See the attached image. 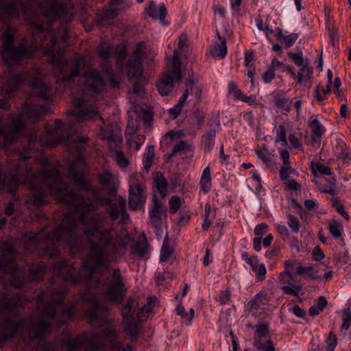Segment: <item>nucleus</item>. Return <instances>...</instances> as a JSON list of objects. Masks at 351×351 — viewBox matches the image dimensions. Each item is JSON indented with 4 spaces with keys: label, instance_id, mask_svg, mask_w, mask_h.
<instances>
[{
    "label": "nucleus",
    "instance_id": "obj_1",
    "mask_svg": "<svg viewBox=\"0 0 351 351\" xmlns=\"http://www.w3.org/2000/svg\"><path fill=\"white\" fill-rule=\"evenodd\" d=\"M86 81L82 93L77 96L73 93V109L68 128L60 120L57 119L54 127H46L47 134L41 136L36 133L29 137L28 149L20 153L19 158L5 167H0V193L14 194L21 184H27L32 193L25 200L26 206L32 209L44 205L47 194L59 202L73 207L72 212L67 213L60 225L51 234L38 232L32 239L38 242L40 255L50 258L60 254L59 246L66 247L69 252L75 254L81 249V239L78 234V223L84 226V234L87 237L88 252L82 261L81 268L74 267L73 263L61 260L53 265L56 277L51 278V285L37 297V310L41 318L45 321L35 322L31 329V340L38 339L40 342L37 348H56V341L45 339L51 334L52 324L62 326L72 319L76 312L73 304L64 303L66 284L73 285L89 282L100 288L104 298L116 304H121L125 297L127 289L123 277L119 268L108 271L104 282L99 278L94 279L97 271L108 269L110 263L119 260L125 253L127 244L122 237L113 236L114 230L108 217L96 213L99 205H106V213L112 221L121 219L122 223L130 221L126 210V202L122 197L113 201L102 195L99 188L93 185L83 176V171L71 164L68 169L71 180L77 187L90 193L92 199H85L74 190L68 191V184L64 182L58 169L51 166L49 159L40 153L38 162L41 170L34 173L27 160L32 157L30 151L40 152V148L53 147L58 144L67 147L68 152L82 160L84 154V146L87 137L73 136L71 132L78 128L75 122L82 123L88 120H100L102 117L97 111L96 96L105 87V81L101 73H85Z\"/></svg>",
    "mask_w": 351,
    "mask_h": 351
},
{
    "label": "nucleus",
    "instance_id": "obj_2",
    "mask_svg": "<svg viewBox=\"0 0 351 351\" xmlns=\"http://www.w3.org/2000/svg\"><path fill=\"white\" fill-rule=\"evenodd\" d=\"M33 4L34 0H0V14L14 19L21 14L25 22L37 31L35 40L43 38L36 47L26 45L23 42L14 47V31L11 26H8L2 35L0 50L2 60L9 66H19L37 51H41L51 58L56 82L64 85L70 83L80 75L82 58L75 56V64L72 66L58 47L55 31L52 29L44 31V25L33 8ZM40 7L43 15L51 22L58 19L62 23H69L73 19L74 5L71 0H43Z\"/></svg>",
    "mask_w": 351,
    "mask_h": 351
},
{
    "label": "nucleus",
    "instance_id": "obj_3",
    "mask_svg": "<svg viewBox=\"0 0 351 351\" xmlns=\"http://www.w3.org/2000/svg\"><path fill=\"white\" fill-rule=\"evenodd\" d=\"M48 108L46 104L26 101L19 116L0 117V148L8 147L21 137L24 128L23 119L34 123L39 121Z\"/></svg>",
    "mask_w": 351,
    "mask_h": 351
},
{
    "label": "nucleus",
    "instance_id": "obj_4",
    "mask_svg": "<svg viewBox=\"0 0 351 351\" xmlns=\"http://www.w3.org/2000/svg\"><path fill=\"white\" fill-rule=\"evenodd\" d=\"M21 306V295H10L6 291L0 292V315L2 311H4L9 316L3 319L0 322V348L16 334L19 324L12 320L11 317L19 315V310Z\"/></svg>",
    "mask_w": 351,
    "mask_h": 351
},
{
    "label": "nucleus",
    "instance_id": "obj_5",
    "mask_svg": "<svg viewBox=\"0 0 351 351\" xmlns=\"http://www.w3.org/2000/svg\"><path fill=\"white\" fill-rule=\"evenodd\" d=\"M45 266L42 263H34L28 267L27 275L19 274L17 266L5 255L0 256V282H5L3 276L11 273L10 285L16 289L23 287L27 282H39L43 278Z\"/></svg>",
    "mask_w": 351,
    "mask_h": 351
},
{
    "label": "nucleus",
    "instance_id": "obj_6",
    "mask_svg": "<svg viewBox=\"0 0 351 351\" xmlns=\"http://www.w3.org/2000/svg\"><path fill=\"white\" fill-rule=\"evenodd\" d=\"M97 54L104 60L100 65L102 73L108 80L113 88H119L121 77L114 75L111 62L108 59L114 57L117 65L122 67L127 55L125 47L123 45L112 46L107 43H101L97 47Z\"/></svg>",
    "mask_w": 351,
    "mask_h": 351
},
{
    "label": "nucleus",
    "instance_id": "obj_7",
    "mask_svg": "<svg viewBox=\"0 0 351 351\" xmlns=\"http://www.w3.org/2000/svg\"><path fill=\"white\" fill-rule=\"evenodd\" d=\"M128 185V205L130 209L138 210L144 208L147 194L143 176L141 173L130 175Z\"/></svg>",
    "mask_w": 351,
    "mask_h": 351
},
{
    "label": "nucleus",
    "instance_id": "obj_8",
    "mask_svg": "<svg viewBox=\"0 0 351 351\" xmlns=\"http://www.w3.org/2000/svg\"><path fill=\"white\" fill-rule=\"evenodd\" d=\"M182 79V71L180 68V62L178 55V51H175L173 60V66L171 70L166 73L163 78L157 84L158 93L162 95H167L175 83Z\"/></svg>",
    "mask_w": 351,
    "mask_h": 351
},
{
    "label": "nucleus",
    "instance_id": "obj_9",
    "mask_svg": "<svg viewBox=\"0 0 351 351\" xmlns=\"http://www.w3.org/2000/svg\"><path fill=\"white\" fill-rule=\"evenodd\" d=\"M144 54L142 43H138L126 65L127 73L130 79H137L142 76Z\"/></svg>",
    "mask_w": 351,
    "mask_h": 351
},
{
    "label": "nucleus",
    "instance_id": "obj_10",
    "mask_svg": "<svg viewBox=\"0 0 351 351\" xmlns=\"http://www.w3.org/2000/svg\"><path fill=\"white\" fill-rule=\"evenodd\" d=\"M27 82L28 77L26 72L19 71L12 73L7 82L1 87V94L9 98L13 97L21 85Z\"/></svg>",
    "mask_w": 351,
    "mask_h": 351
},
{
    "label": "nucleus",
    "instance_id": "obj_11",
    "mask_svg": "<svg viewBox=\"0 0 351 351\" xmlns=\"http://www.w3.org/2000/svg\"><path fill=\"white\" fill-rule=\"evenodd\" d=\"M288 56L297 66L301 67L295 77L298 84H301L304 81L309 80L313 76V69L310 65L308 59L306 60L304 59L302 53L289 52Z\"/></svg>",
    "mask_w": 351,
    "mask_h": 351
},
{
    "label": "nucleus",
    "instance_id": "obj_12",
    "mask_svg": "<svg viewBox=\"0 0 351 351\" xmlns=\"http://www.w3.org/2000/svg\"><path fill=\"white\" fill-rule=\"evenodd\" d=\"M167 217V208L164 204L154 196L149 206V219L152 226L159 229L162 223L163 218Z\"/></svg>",
    "mask_w": 351,
    "mask_h": 351
},
{
    "label": "nucleus",
    "instance_id": "obj_13",
    "mask_svg": "<svg viewBox=\"0 0 351 351\" xmlns=\"http://www.w3.org/2000/svg\"><path fill=\"white\" fill-rule=\"evenodd\" d=\"M278 279L282 285V290L286 295L298 296V293L302 290V287L297 283L292 274L282 271L279 274Z\"/></svg>",
    "mask_w": 351,
    "mask_h": 351
},
{
    "label": "nucleus",
    "instance_id": "obj_14",
    "mask_svg": "<svg viewBox=\"0 0 351 351\" xmlns=\"http://www.w3.org/2000/svg\"><path fill=\"white\" fill-rule=\"evenodd\" d=\"M80 299L84 304L88 306L86 314L90 322H96L98 319L99 312L103 308L101 302L95 296H88L86 293L81 295Z\"/></svg>",
    "mask_w": 351,
    "mask_h": 351
},
{
    "label": "nucleus",
    "instance_id": "obj_15",
    "mask_svg": "<svg viewBox=\"0 0 351 351\" xmlns=\"http://www.w3.org/2000/svg\"><path fill=\"white\" fill-rule=\"evenodd\" d=\"M308 126L311 130V137L313 145L315 146V148H318L320 146L322 136L326 132V128L317 119L313 117L310 118Z\"/></svg>",
    "mask_w": 351,
    "mask_h": 351
},
{
    "label": "nucleus",
    "instance_id": "obj_16",
    "mask_svg": "<svg viewBox=\"0 0 351 351\" xmlns=\"http://www.w3.org/2000/svg\"><path fill=\"white\" fill-rule=\"evenodd\" d=\"M145 14L153 20L159 19L162 24H165V19L167 11L164 3L160 4L157 8L156 3L151 1L145 7Z\"/></svg>",
    "mask_w": 351,
    "mask_h": 351
},
{
    "label": "nucleus",
    "instance_id": "obj_17",
    "mask_svg": "<svg viewBox=\"0 0 351 351\" xmlns=\"http://www.w3.org/2000/svg\"><path fill=\"white\" fill-rule=\"evenodd\" d=\"M32 87L34 93L39 99L47 101L51 100V89L47 84L36 80L32 83Z\"/></svg>",
    "mask_w": 351,
    "mask_h": 351
},
{
    "label": "nucleus",
    "instance_id": "obj_18",
    "mask_svg": "<svg viewBox=\"0 0 351 351\" xmlns=\"http://www.w3.org/2000/svg\"><path fill=\"white\" fill-rule=\"evenodd\" d=\"M268 231L269 226L265 223H261L254 228V232L256 237L253 239V248L255 251H261L262 237L267 234Z\"/></svg>",
    "mask_w": 351,
    "mask_h": 351
},
{
    "label": "nucleus",
    "instance_id": "obj_19",
    "mask_svg": "<svg viewBox=\"0 0 351 351\" xmlns=\"http://www.w3.org/2000/svg\"><path fill=\"white\" fill-rule=\"evenodd\" d=\"M121 3V0H112L111 6L108 9L100 11L98 14V19L100 21H108L115 18L119 14V9L117 8Z\"/></svg>",
    "mask_w": 351,
    "mask_h": 351
},
{
    "label": "nucleus",
    "instance_id": "obj_20",
    "mask_svg": "<svg viewBox=\"0 0 351 351\" xmlns=\"http://www.w3.org/2000/svg\"><path fill=\"white\" fill-rule=\"evenodd\" d=\"M99 135L108 142L120 143L122 141L120 132H114L112 130V126L109 125L101 128Z\"/></svg>",
    "mask_w": 351,
    "mask_h": 351
},
{
    "label": "nucleus",
    "instance_id": "obj_21",
    "mask_svg": "<svg viewBox=\"0 0 351 351\" xmlns=\"http://www.w3.org/2000/svg\"><path fill=\"white\" fill-rule=\"evenodd\" d=\"M199 191L204 194H207L211 189L212 182L210 169L209 167H206L202 173L199 182Z\"/></svg>",
    "mask_w": 351,
    "mask_h": 351
},
{
    "label": "nucleus",
    "instance_id": "obj_22",
    "mask_svg": "<svg viewBox=\"0 0 351 351\" xmlns=\"http://www.w3.org/2000/svg\"><path fill=\"white\" fill-rule=\"evenodd\" d=\"M125 332L132 338L138 336V320L134 317H128L127 320L123 319Z\"/></svg>",
    "mask_w": 351,
    "mask_h": 351
},
{
    "label": "nucleus",
    "instance_id": "obj_23",
    "mask_svg": "<svg viewBox=\"0 0 351 351\" xmlns=\"http://www.w3.org/2000/svg\"><path fill=\"white\" fill-rule=\"evenodd\" d=\"M295 274L298 276L305 275L307 277L314 280H318L321 277V274H319V270H315V267L313 265L304 267L300 264L296 267Z\"/></svg>",
    "mask_w": 351,
    "mask_h": 351
},
{
    "label": "nucleus",
    "instance_id": "obj_24",
    "mask_svg": "<svg viewBox=\"0 0 351 351\" xmlns=\"http://www.w3.org/2000/svg\"><path fill=\"white\" fill-rule=\"evenodd\" d=\"M266 302L267 295L259 292L248 302V308L250 311L259 310L263 308Z\"/></svg>",
    "mask_w": 351,
    "mask_h": 351
},
{
    "label": "nucleus",
    "instance_id": "obj_25",
    "mask_svg": "<svg viewBox=\"0 0 351 351\" xmlns=\"http://www.w3.org/2000/svg\"><path fill=\"white\" fill-rule=\"evenodd\" d=\"M216 130L210 129L209 132L202 137V144L204 150L210 152L215 145Z\"/></svg>",
    "mask_w": 351,
    "mask_h": 351
},
{
    "label": "nucleus",
    "instance_id": "obj_26",
    "mask_svg": "<svg viewBox=\"0 0 351 351\" xmlns=\"http://www.w3.org/2000/svg\"><path fill=\"white\" fill-rule=\"evenodd\" d=\"M253 341L267 338L269 334V324L268 322H259L254 326Z\"/></svg>",
    "mask_w": 351,
    "mask_h": 351
},
{
    "label": "nucleus",
    "instance_id": "obj_27",
    "mask_svg": "<svg viewBox=\"0 0 351 351\" xmlns=\"http://www.w3.org/2000/svg\"><path fill=\"white\" fill-rule=\"evenodd\" d=\"M217 36L219 39L221 40V43L220 44L217 45L213 47L211 51V55L213 58L223 59L226 56L228 53L226 41L225 39L222 40L219 33H217Z\"/></svg>",
    "mask_w": 351,
    "mask_h": 351
},
{
    "label": "nucleus",
    "instance_id": "obj_28",
    "mask_svg": "<svg viewBox=\"0 0 351 351\" xmlns=\"http://www.w3.org/2000/svg\"><path fill=\"white\" fill-rule=\"evenodd\" d=\"M252 346L258 351H275L273 341L266 338L255 339L252 342Z\"/></svg>",
    "mask_w": 351,
    "mask_h": 351
},
{
    "label": "nucleus",
    "instance_id": "obj_29",
    "mask_svg": "<svg viewBox=\"0 0 351 351\" xmlns=\"http://www.w3.org/2000/svg\"><path fill=\"white\" fill-rule=\"evenodd\" d=\"M324 183L319 188V190L324 193H328L333 197L337 195L336 180L335 178H324Z\"/></svg>",
    "mask_w": 351,
    "mask_h": 351
},
{
    "label": "nucleus",
    "instance_id": "obj_30",
    "mask_svg": "<svg viewBox=\"0 0 351 351\" xmlns=\"http://www.w3.org/2000/svg\"><path fill=\"white\" fill-rule=\"evenodd\" d=\"M135 300L133 298H130L127 303L124 305L122 309V316L123 320H127L128 317H133L134 312L136 311Z\"/></svg>",
    "mask_w": 351,
    "mask_h": 351
},
{
    "label": "nucleus",
    "instance_id": "obj_31",
    "mask_svg": "<svg viewBox=\"0 0 351 351\" xmlns=\"http://www.w3.org/2000/svg\"><path fill=\"white\" fill-rule=\"evenodd\" d=\"M132 253L140 256L145 257L147 253L148 246L146 241H138L131 247Z\"/></svg>",
    "mask_w": 351,
    "mask_h": 351
},
{
    "label": "nucleus",
    "instance_id": "obj_32",
    "mask_svg": "<svg viewBox=\"0 0 351 351\" xmlns=\"http://www.w3.org/2000/svg\"><path fill=\"white\" fill-rule=\"evenodd\" d=\"M154 156V146L152 145H150L147 147L146 151L143 155V166L144 168L147 170H148L153 162V158Z\"/></svg>",
    "mask_w": 351,
    "mask_h": 351
},
{
    "label": "nucleus",
    "instance_id": "obj_33",
    "mask_svg": "<svg viewBox=\"0 0 351 351\" xmlns=\"http://www.w3.org/2000/svg\"><path fill=\"white\" fill-rule=\"evenodd\" d=\"M173 252V249L169 244V239L165 237L160 251V262H166L170 258Z\"/></svg>",
    "mask_w": 351,
    "mask_h": 351
},
{
    "label": "nucleus",
    "instance_id": "obj_34",
    "mask_svg": "<svg viewBox=\"0 0 351 351\" xmlns=\"http://www.w3.org/2000/svg\"><path fill=\"white\" fill-rule=\"evenodd\" d=\"M327 29L330 37V42L333 47H335L339 43L338 28L333 23H328Z\"/></svg>",
    "mask_w": 351,
    "mask_h": 351
},
{
    "label": "nucleus",
    "instance_id": "obj_35",
    "mask_svg": "<svg viewBox=\"0 0 351 351\" xmlns=\"http://www.w3.org/2000/svg\"><path fill=\"white\" fill-rule=\"evenodd\" d=\"M154 183L159 193L161 195L166 193L167 191V182L161 173H158L156 174Z\"/></svg>",
    "mask_w": 351,
    "mask_h": 351
},
{
    "label": "nucleus",
    "instance_id": "obj_36",
    "mask_svg": "<svg viewBox=\"0 0 351 351\" xmlns=\"http://www.w3.org/2000/svg\"><path fill=\"white\" fill-rule=\"evenodd\" d=\"M114 160L117 165L122 169L125 170L130 165L128 158L125 156L123 152L120 150L115 152Z\"/></svg>",
    "mask_w": 351,
    "mask_h": 351
},
{
    "label": "nucleus",
    "instance_id": "obj_37",
    "mask_svg": "<svg viewBox=\"0 0 351 351\" xmlns=\"http://www.w3.org/2000/svg\"><path fill=\"white\" fill-rule=\"evenodd\" d=\"M176 313L178 315H179L182 319L186 322H191L194 317L195 311L193 308L190 309L189 313H188L184 306L181 304H179L176 308Z\"/></svg>",
    "mask_w": 351,
    "mask_h": 351
},
{
    "label": "nucleus",
    "instance_id": "obj_38",
    "mask_svg": "<svg viewBox=\"0 0 351 351\" xmlns=\"http://www.w3.org/2000/svg\"><path fill=\"white\" fill-rule=\"evenodd\" d=\"M257 157L261 159L265 165H269L271 162L274 155L266 148L263 147L256 150Z\"/></svg>",
    "mask_w": 351,
    "mask_h": 351
},
{
    "label": "nucleus",
    "instance_id": "obj_39",
    "mask_svg": "<svg viewBox=\"0 0 351 351\" xmlns=\"http://www.w3.org/2000/svg\"><path fill=\"white\" fill-rule=\"evenodd\" d=\"M328 230L330 234L335 239L341 236L343 231L342 225L340 222L334 221L328 224Z\"/></svg>",
    "mask_w": 351,
    "mask_h": 351
},
{
    "label": "nucleus",
    "instance_id": "obj_40",
    "mask_svg": "<svg viewBox=\"0 0 351 351\" xmlns=\"http://www.w3.org/2000/svg\"><path fill=\"white\" fill-rule=\"evenodd\" d=\"M311 170L314 173H319L322 175L330 176L332 174L331 169L319 162H311Z\"/></svg>",
    "mask_w": 351,
    "mask_h": 351
},
{
    "label": "nucleus",
    "instance_id": "obj_41",
    "mask_svg": "<svg viewBox=\"0 0 351 351\" xmlns=\"http://www.w3.org/2000/svg\"><path fill=\"white\" fill-rule=\"evenodd\" d=\"M187 36L185 34H182L178 37V48L175 49L173 53V56L171 60V65L173 66V60L174 58L175 51H178V55L179 57V60H180V53L181 51L184 49V48L186 46L187 44ZM181 62V61H180Z\"/></svg>",
    "mask_w": 351,
    "mask_h": 351
},
{
    "label": "nucleus",
    "instance_id": "obj_42",
    "mask_svg": "<svg viewBox=\"0 0 351 351\" xmlns=\"http://www.w3.org/2000/svg\"><path fill=\"white\" fill-rule=\"evenodd\" d=\"M329 269L330 266L328 264L325 263H322L321 264L317 265V267H315V270H319L320 274L321 271H324L325 272L324 274V278L326 281L331 280L334 274V271Z\"/></svg>",
    "mask_w": 351,
    "mask_h": 351
},
{
    "label": "nucleus",
    "instance_id": "obj_43",
    "mask_svg": "<svg viewBox=\"0 0 351 351\" xmlns=\"http://www.w3.org/2000/svg\"><path fill=\"white\" fill-rule=\"evenodd\" d=\"M182 200L178 195H173L169 200V212L171 214H175L181 207Z\"/></svg>",
    "mask_w": 351,
    "mask_h": 351
},
{
    "label": "nucleus",
    "instance_id": "obj_44",
    "mask_svg": "<svg viewBox=\"0 0 351 351\" xmlns=\"http://www.w3.org/2000/svg\"><path fill=\"white\" fill-rule=\"evenodd\" d=\"M288 221L287 224L291 229V232L293 233H298L300 230V223L298 219L292 215H289L287 216Z\"/></svg>",
    "mask_w": 351,
    "mask_h": 351
},
{
    "label": "nucleus",
    "instance_id": "obj_45",
    "mask_svg": "<svg viewBox=\"0 0 351 351\" xmlns=\"http://www.w3.org/2000/svg\"><path fill=\"white\" fill-rule=\"evenodd\" d=\"M293 171L294 169L291 167L290 164L282 165L279 171L280 180L282 181H286Z\"/></svg>",
    "mask_w": 351,
    "mask_h": 351
},
{
    "label": "nucleus",
    "instance_id": "obj_46",
    "mask_svg": "<svg viewBox=\"0 0 351 351\" xmlns=\"http://www.w3.org/2000/svg\"><path fill=\"white\" fill-rule=\"evenodd\" d=\"M276 141L280 142L282 146L287 145L286 130L283 125H280L277 129Z\"/></svg>",
    "mask_w": 351,
    "mask_h": 351
},
{
    "label": "nucleus",
    "instance_id": "obj_47",
    "mask_svg": "<svg viewBox=\"0 0 351 351\" xmlns=\"http://www.w3.org/2000/svg\"><path fill=\"white\" fill-rule=\"evenodd\" d=\"M112 175L108 171H105L99 176V182L103 186H108L112 183Z\"/></svg>",
    "mask_w": 351,
    "mask_h": 351
},
{
    "label": "nucleus",
    "instance_id": "obj_48",
    "mask_svg": "<svg viewBox=\"0 0 351 351\" xmlns=\"http://www.w3.org/2000/svg\"><path fill=\"white\" fill-rule=\"evenodd\" d=\"M231 291L229 287H227L225 291H221L219 295L218 301L221 305L228 304L231 301Z\"/></svg>",
    "mask_w": 351,
    "mask_h": 351
},
{
    "label": "nucleus",
    "instance_id": "obj_49",
    "mask_svg": "<svg viewBox=\"0 0 351 351\" xmlns=\"http://www.w3.org/2000/svg\"><path fill=\"white\" fill-rule=\"evenodd\" d=\"M252 271L254 272L257 280L263 281L265 278L267 270L263 263L258 264Z\"/></svg>",
    "mask_w": 351,
    "mask_h": 351
},
{
    "label": "nucleus",
    "instance_id": "obj_50",
    "mask_svg": "<svg viewBox=\"0 0 351 351\" xmlns=\"http://www.w3.org/2000/svg\"><path fill=\"white\" fill-rule=\"evenodd\" d=\"M351 324V312L350 309H346L343 311L342 317V324L341 326V330H348Z\"/></svg>",
    "mask_w": 351,
    "mask_h": 351
},
{
    "label": "nucleus",
    "instance_id": "obj_51",
    "mask_svg": "<svg viewBox=\"0 0 351 351\" xmlns=\"http://www.w3.org/2000/svg\"><path fill=\"white\" fill-rule=\"evenodd\" d=\"M291 101H289L288 99L284 97H277L276 99V105L277 107L283 108L286 112H289L291 110L290 103Z\"/></svg>",
    "mask_w": 351,
    "mask_h": 351
},
{
    "label": "nucleus",
    "instance_id": "obj_52",
    "mask_svg": "<svg viewBox=\"0 0 351 351\" xmlns=\"http://www.w3.org/2000/svg\"><path fill=\"white\" fill-rule=\"evenodd\" d=\"M328 344L327 350L334 351L337 345V338L334 332H330L328 339H326Z\"/></svg>",
    "mask_w": 351,
    "mask_h": 351
},
{
    "label": "nucleus",
    "instance_id": "obj_53",
    "mask_svg": "<svg viewBox=\"0 0 351 351\" xmlns=\"http://www.w3.org/2000/svg\"><path fill=\"white\" fill-rule=\"evenodd\" d=\"M299 35L296 33H292L291 34L285 36L282 41L284 42L286 47H291L298 38Z\"/></svg>",
    "mask_w": 351,
    "mask_h": 351
},
{
    "label": "nucleus",
    "instance_id": "obj_54",
    "mask_svg": "<svg viewBox=\"0 0 351 351\" xmlns=\"http://www.w3.org/2000/svg\"><path fill=\"white\" fill-rule=\"evenodd\" d=\"M275 77V72L272 69H268L262 74V80L265 84L270 83Z\"/></svg>",
    "mask_w": 351,
    "mask_h": 351
},
{
    "label": "nucleus",
    "instance_id": "obj_55",
    "mask_svg": "<svg viewBox=\"0 0 351 351\" xmlns=\"http://www.w3.org/2000/svg\"><path fill=\"white\" fill-rule=\"evenodd\" d=\"M145 84V80H143V82H134L133 84V92L138 95H142L145 92L144 85Z\"/></svg>",
    "mask_w": 351,
    "mask_h": 351
},
{
    "label": "nucleus",
    "instance_id": "obj_56",
    "mask_svg": "<svg viewBox=\"0 0 351 351\" xmlns=\"http://www.w3.org/2000/svg\"><path fill=\"white\" fill-rule=\"evenodd\" d=\"M285 189L289 191H300V184L295 180H287L285 182Z\"/></svg>",
    "mask_w": 351,
    "mask_h": 351
},
{
    "label": "nucleus",
    "instance_id": "obj_57",
    "mask_svg": "<svg viewBox=\"0 0 351 351\" xmlns=\"http://www.w3.org/2000/svg\"><path fill=\"white\" fill-rule=\"evenodd\" d=\"M190 148V146L184 141H180L178 143H176L173 149L174 150V153L178 154L182 152L186 151Z\"/></svg>",
    "mask_w": 351,
    "mask_h": 351
},
{
    "label": "nucleus",
    "instance_id": "obj_58",
    "mask_svg": "<svg viewBox=\"0 0 351 351\" xmlns=\"http://www.w3.org/2000/svg\"><path fill=\"white\" fill-rule=\"evenodd\" d=\"M313 258L316 261H320L324 258L325 255L319 246H316L312 252Z\"/></svg>",
    "mask_w": 351,
    "mask_h": 351
},
{
    "label": "nucleus",
    "instance_id": "obj_59",
    "mask_svg": "<svg viewBox=\"0 0 351 351\" xmlns=\"http://www.w3.org/2000/svg\"><path fill=\"white\" fill-rule=\"evenodd\" d=\"M289 141L291 145L297 149H302V145L300 143L298 138L294 134H290L289 136Z\"/></svg>",
    "mask_w": 351,
    "mask_h": 351
},
{
    "label": "nucleus",
    "instance_id": "obj_60",
    "mask_svg": "<svg viewBox=\"0 0 351 351\" xmlns=\"http://www.w3.org/2000/svg\"><path fill=\"white\" fill-rule=\"evenodd\" d=\"M304 204L306 208L308 210H311L319 206L317 201L315 199H306Z\"/></svg>",
    "mask_w": 351,
    "mask_h": 351
},
{
    "label": "nucleus",
    "instance_id": "obj_61",
    "mask_svg": "<svg viewBox=\"0 0 351 351\" xmlns=\"http://www.w3.org/2000/svg\"><path fill=\"white\" fill-rule=\"evenodd\" d=\"M195 118L196 122L197 123L198 128H201L202 125L204 123V118H205L204 113L202 111L197 110L195 113Z\"/></svg>",
    "mask_w": 351,
    "mask_h": 351
},
{
    "label": "nucleus",
    "instance_id": "obj_62",
    "mask_svg": "<svg viewBox=\"0 0 351 351\" xmlns=\"http://www.w3.org/2000/svg\"><path fill=\"white\" fill-rule=\"evenodd\" d=\"M296 263V260L289 259L285 262V271L287 273L291 274L293 270L294 266Z\"/></svg>",
    "mask_w": 351,
    "mask_h": 351
},
{
    "label": "nucleus",
    "instance_id": "obj_63",
    "mask_svg": "<svg viewBox=\"0 0 351 351\" xmlns=\"http://www.w3.org/2000/svg\"><path fill=\"white\" fill-rule=\"evenodd\" d=\"M254 60V54L252 51H247L245 53V61L244 64L247 67L252 66V61Z\"/></svg>",
    "mask_w": 351,
    "mask_h": 351
},
{
    "label": "nucleus",
    "instance_id": "obj_64",
    "mask_svg": "<svg viewBox=\"0 0 351 351\" xmlns=\"http://www.w3.org/2000/svg\"><path fill=\"white\" fill-rule=\"evenodd\" d=\"M276 230L278 231V232L280 235L284 236V237L289 236V232L286 226H285L283 224H276Z\"/></svg>",
    "mask_w": 351,
    "mask_h": 351
}]
</instances>
